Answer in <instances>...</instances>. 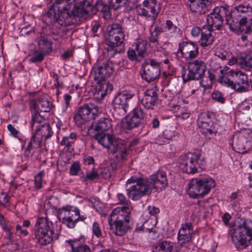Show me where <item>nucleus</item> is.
Returning a JSON list of instances; mask_svg holds the SVG:
<instances>
[{"label":"nucleus","mask_w":252,"mask_h":252,"mask_svg":"<svg viewBox=\"0 0 252 252\" xmlns=\"http://www.w3.org/2000/svg\"><path fill=\"white\" fill-rule=\"evenodd\" d=\"M54 11L50 16L53 20L63 26H66L77 23V18H86L88 15H92L94 12L93 5L85 4V1L77 5H70L68 8Z\"/></svg>","instance_id":"obj_1"},{"label":"nucleus","mask_w":252,"mask_h":252,"mask_svg":"<svg viewBox=\"0 0 252 252\" xmlns=\"http://www.w3.org/2000/svg\"><path fill=\"white\" fill-rule=\"evenodd\" d=\"M220 82L222 86L230 88L236 92L242 93L249 91L248 76L240 70H228L220 78Z\"/></svg>","instance_id":"obj_2"},{"label":"nucleus","mask_w":252,"mask_h":252,"mask_svg":"<svg viewBox=\"0 0 252 252\" xmlns=\"http://www.w3.org/2000/svg\"><path fill=\"white\" fill-rule=\"evenodd\" d=\"M126 188L128 198L137 201L151 192L152 184L147 179L132 176L127 180Z\"/></svg>","instance_id":"obj_3"},{"label":"nucleus","mask_w":252,"mask_h":252,"mask_svg":"<svg viewBox=\"0 0 252 252\" xmlns=\"http://www.w3.org/2000/svg\"><path fill=\"white\" fill-rule=\"evenodd\" d=\"M205 160L198 153H189L182 155L179 159V167L184 173L194 174L202 170L205 166Z\"/></svg>","instance_id":"obj_4"},{"label":"nucleus","mask_w":252,"mask_h":252,"mask_svg":"<svg viewBox=\"0 0 252 252\" xmlns=\"http://www.w3.org/2000/svg\"><path fill=\"white\" fill-rule=\"evenodd\" d=\"M58 218L68 227L73 228L77 222L84 221L87 219V216L85 214L81 215L77 208L65 206L59 209Z\"/></svg>","instance_id":"obj_5"},{"label":"nucleus","mask_w":252,"mask_h":252,"mask_svg":"<svg viewBox=\"0 0 252 252\" xmlns=\"http://www.w3.org/2000/svg\"><path fill=\"white\" fill-rule=\"evenodd\" d=\"M108 37L106 43L110 48L109 49V56L112 57L117 52L114 48L120 45L124 41L126 32L124 29L119 24L114 23L107 28Z\"/></svg>","instance_id":"obj_6"},{"label":"nucleus","mask_w":252,"mask_h":252,"mask_svg":"<svg viewBox=\"0 0 252 252\" xmlns=\"http://www.w3.org/2000/svg\"><path fill=\"white\" fill-rule=\"evenodd\" d=\"M231 239L237 249H244L250 244L252 239V230L246 222L235 225L231 233Z\"/></svg>","instance_id":"obj_7"},{"label":"nucleus","mask_w":252,"mask_h":252,"mask_svg":"<svg viewBox=\"0 0 252 252\" xmlns=\"http://www.w3.org/2000/svg\"><path fill=\"white\" fill-rule=\"evenodd\" d=\"M52 222L46 218H39L36 222L34 235L42 245L50 243L54 237V231L51 228Z\"/></svg>","instance_id":"obj_8"},{"label":"nucleus","mask_w":252,"mask_h":252,"mask_svg":"<svg viewBox=\"0 0 252 252\" xmlns=\"http://www.w3.org/2000/svg\"><path fill=\"white\" fill-rule=\"evenodd\" d=\"M206 70L205 63L201 60H196L189 63L188 70L182 71V76L184 81L199 80L204 75Z\"/></svg>","instance_id":"obj_9"},{"label":"nucleus","mask_w":252,"mask_h":252,"mask_svg":"<svg viewBox=\"0 0 252 252\" xmlns=\"http://www.w3.org/2000/svg\"><path fill=\"white\" fill-rule=\"evenodd\" d=\"M99 112L98 107L93 103H88L80 107L74 117L75 123L81 126L87 122L94 119Z\"/></svg>","instance_id":"obj_10"},{"label":"nucleus","mask_w":252,"mask_h":252,"mask_svg":"<svg viewBox=\"0 0 252 252\" xmlns=\"http://www.w3.org/2000/svg\"><path fill=\"white\" fill-rule=\"evenodd\" d=\"M227 8L220 6L216 7L213 11L208 15L207 18V25L211 31L220 30L222 27L223 17L226 15Z\"/></svg>","instance_id":"obj_11"},{"label":"nucleus","mask_w":252,"mask_h":252,"mask_svg":"<svg viewBox=\"0 0 252 252\" xmlns=\"http://www.w3.org/2000/svg\"><path fill=\"white\" fill-rule=\"evenodd\" d=\"M142 77L146 81L150 82L158 78L160 74V63L154 60L144 62L142 66Z\"/></svg>","instance_id":"obj_12"},{"label":"nucleus","mask_w":252,"mask_h":252,"mask_svg":"<svg viewBox=\"0 0 252 252\" xmlns=\"http://www.w3.org/2000/svg\"><path fill=\"white\" fill-rule=\"evenodd\" d=\"M144 118V114L143 110L140 108H135L122 122V127L124 129H132L142 124Z\"/></svg>","instance_id":"obj_13"},{"label":"nucleus","mask_w":252,"mask_h":252,"mask_svg":"<svg viewBox=\"0 0 252 252\" xmlns=\"http://www.w3.org/2000/svg\"><path fill=\"white\" fill-rule=\"evenodd\" d=\"M114 66L112 61H108L101 65L93 68V75L97 83L106 80L112 74Z\"/></svg>","instance_id":"obj_14"},{"label":"nucleus","mask_w":252,"mask_h":252,"mask_svg":"<svg viewBox=\"0 0 252 252\" xmlns=\"http://www.w3.org/2000/svg\"><path fill=\"white\" fill-rule=\"evenodd\" d=\"M160 6L156 0H146L143 6L137 9L139 14L155 20L159 13Z\"/></svg>","instance_id":"obj_15"},{"label":"nucleus","mask_w":252,"mask_h":252,"mask_svg":"<svg viewBox=\"0 0 252 252\" xmlns=\"http://www.w3.org/2000/svg\"><path fill=\"white\" fill-rule=\"evenodd\" d=\"M128 147L125 140L115 138L109 150L111 153L116 154L118 159L125 160L129 154Z\"/></svg>","instance_id":"obj_16"},{"label":"nucleus","mask_w":252,"mask_h":252,"mask_svg":"<svg viewBox=\"0 0 252 252\" xmlns=\"http://www.w3.org/2000/svg\"><path fill=\"white\" fill-rule=\"evenodd\" d=\"M134 96V94L131 92L125 91L121 92L115 98L114 100L115 107L120 110L122 115L124 116L126 113L128 103Z\"/></svg>","instance_id":"obj_17"},{"label":"nucleus","mask_w":252,"mask_h":252,"mask_svg":"<svg viewBox=\"0 0 252 252\" xmlns=\"http://www.w3.org/2000/svg\"><path fill=\"white\" fill-rule=\"evenodd\" d=\"M224 16L225 17L226 23L231 31L237 32L239 31H243L246 29V32L248 33L250 28H248L247 27V18H242L240 20L234 18L232 17L231 13L227 9L226 15Z\"/></svg>","instance_id":"obj_18"},{"label":"nucleus","mask_w":252,"mask_h":252,"mask_svg":"<svg viewBox=\"0 0 252 252\" xmlns=\"http://www.w3.org/2000/svg\"><path fill=\"white\" fill-rule=\"evenodd\" d=\"M197 123L199 127L202 128V132L207 135L215 134L217 131L213 125L209 114L207 112L201 113L198 117Z\"/></svg>","instance_id":"obj_19"},{"label":"nucleus","mask_w":252,"mask_h":252,"mask_svg":"<svg viewBox=\"0 0 252 252\" xmlns=\"http://www.w3.org/2000/svg\"><path fill=\"white\" fill-rule=\"evenodd\" d=\"M152 187L159 191L165 189L168 185L167 173L163 170H158L150 176Z\"/></svg>","instance_id":"obj_20"},{"label":"nucleus","mask_w":252,"mask_h":252,"mask_svg":"<svg viewBox=\"0 0 252 252\" xmlns=\"http://www.w3.org/2000/svg\"><path fill=\"white\" fill-rule=\"evenodd\" d=\"M84 242V237L81 236L79 238L66 240L65 247L70 252H91L90 247Z\"/></svg>","instance_id":"obj_21"},{"label":"nucleus","mask_w":252,"mask_h":252,"mask_svg":"<svg viewBox=\"0 0 252 252\" xmlns=\"http://www.w3.org/2000/svg\"><path fill=\"white\" fill-rule=\"evenodd\" d=\"M113 218L108 220L110 229L112 233L118 236H123L130 229L129 221L115 219Z\"/></svg>","instance_id":"obj_22"},{"label":"nucleus","mask_w":252,"mask_h":252,"mask_svg":"<svg viewBox=\"0 0 252 252\" xmlns=\"http://www.w3.org/2000/svg\"><path fill=\"white\" fill-rule=\"evenodd\" d=\"M193 232L192 225L190 222L183 224L178 234V244L185 246L191 240Z\"/></svg>","instance_id":"obj_23"},{"label":"nucleus","mask_w":252,"mask_h":252,"mask_svg":"<svg viewBox=\"0 0 252 252\" xmlns=\"http://www.w3.org/2000/svg\"><path fill=\"white\" fill-rule=\"evenodd\" d=\"M114 8L119 7V4L114 1V3L112 2V0H99L94 2L93 6L94 10L100 11L102 13L103 17L105 19H109L111 18L110 6Z\"/></svg>","instance_id":"obj_24"},{"label":"nucleus","mask_w":252,"mask_h":252,"mask_svg":"<svg viewBox=\"0 0 252 252\" xmlns=\"http://www.w3.org/2000/svg\"><path fill=\"white\" fill-rule=\"evenodd\" d=\"M158 94L156 87L147 89L141 99V103L147 109H153L158 103Z\"/></svg>","instance_id":"obj_25"},{"label":"nucleus","mask_w":252,"mask_h":252,"mask_svg":"<svg viewBox=\"0 0 252 252\" xmlns=\"http://www.w3.org/2000/svg\"><path fill=\"white\" fill-rule=\"evenodd\" d=\"M179 50L182 57L187 60L194 59L198 54V48L193 42H182L179 45Z\"/></svg>","instance_id":"obj_26"},{"label":"nucleus","mask_w":252,"mask_h":252,"mask_svg":"<svg viewBox=\"0 0 252 252\" xmlns=\"http://www.w3.org/2000/svg\"><path fill=\"white\" fill-rule=\"evenodd\" d=\"M190 10L198 15L206 14L211 8L208 0H189Z\"/></svg>","instance_id":"obj_27"},{"label":"nucleus","mask_w":252,"mask_h":252,"mask_svg":"<svg viewBox=\"0 0 252 252\" xmlns=\"http://www.w3.org/2000/svg\"><path fill=\"white\" fill-rule=\"evenodd\" d=\"M133 209L132 205L122 206L115 208L110 215V218L116 216L115 219L129 221L131 213Z\"/></svg>","instance_id":"obj_28"},{"label":"nucleus","mask_w":252,"mask_h":252,"mask_svg":"<svg viewBox=\"0 0 252 252\" xmlns=\"http://www.w3.org/2000/svg\"><path fill=\"white\" fill-rule=\"evenodd\" d=\"M52 106V103L46 98H40L30 102L31 109L34 111L48 112L50 111Z\"/></svg>","instance_id":"obj_29"},{"label":"nucleus","mask_w":252,"mask_h":252,"mask_svg":"<svg viewBox=\"0 0 252 252\" xmlns=\"http://www.w3.org/2000/svg\"><path fill=\"white\" fill-rule=\"evenodd\" d=\"M111 120L107 118H102L93 122L89 128V131L102 132L109 130L112 128Z\"/></svg>","instance_id":"obj_30"},{"label":"nucleus","mask_w":252,"mask_h":252,"mask_svg":"<svg viewBox=\"0 0 252 252\" xmlns=\"http://www.w3.org/2000/svg\"><path fill=\"white\" fill-rule=\"evenodd\" d=\"M200 178L192 179L189 183L188 194L192 198L202 197L203 191L200 188Z\"/></svg>","instance_id":"obj_31"},{"label":"nucleus","mask_w":252,"mask_h":252,"mask_svg":"<svg viewBox=\"0 0 252 252\" xmlns=\"http://www.w3.org/2000/svg\"><path fill=\"white\" fill-rule=\"evenodd\" d=\"M76 0H53L48 3V6L51 7L49 14L52 15L54 11L63 10L68 8L70 5H74Z\"/></svg>","instance_id":"obj_32"},{"label":"nucleus","mask_w":252,"mask_h":252,"mask_svg":"<svg viewBox=\"0 0 252 252\" xmlns=\"http://www.w3.org/2000/svg\"><path fill=\"white\" fill-rule=\"evenodd\" d=\"M94 95L97 99L103 98L108 93H110L113 90L112 85L106 81H102L100 83H97Z\"/></svg>","instance_id":"obj_33"},{"label":"nucleus","mask_w":252,"mask_h":252,"mask_svg":"<svg viewBox=\"0 0 252 252\" xmlns=\"http://www.w3.org/2000/svg\"><path fill=\"white\" fill-rule=\"evenodd\" d=\"M214 41V37L212 34L211 30L203 26L201 30V37L200 39V45L203 47H206L211 45Z\"/></svg>","instance_id":"obj_34"},{"label":"nucleus","mask_w":252,"mask_h":252,"mask_svg":"<svg viewBox=\"0 0 252 252\" xmlns=\"http://www.w3.org/2000/svg\"><path fill=\"white\" fill-rule=\"evenodd\" d=\"M95 139L103 147L110 149L113 142V140L115 139V137H114L109 134H105L101 132L95 135Z\"/></svg>","instance_id":"obj_35"},{"label":"nucleus","mask_w":252,"mask_h":252,"mask_svg":"<svg viewBox=\"0 0 252 252\" xmlns=\"http://www.w3.org/2000/svg\"><path fill=\"white\" fill-rule=\"evenodd\" d=\"M235 10L233 12L234 15H237L239 13L246 14L247 16L244 18H247V21H252V7L249 4H241L235 6Z\"/></svg>","instance_id":"obj_36"},{"label":"nucleus","mask_w":252,"mask_h":252,"mask_svg":"<svg viewBox=\"0 0 252 252\" xmlns=\"http://www.w3.org/2000/svg\"><path fill=\"white\" fill-rule=\"evenodd\" d=\"M43 139L36 134L35 132L33 136L32 137L27 148H26L25 155L26 157H29L32 153L33 149H38L40 147L41 141Z\"/></svg>","instance_id":"obj_37"},{"label":"nucleus","mask_w":252,"mask_h":252,"mask_svg":"<svg viewBox=\"0 0 252 252\" xmlns=\"http://www.w3.org/2000/svg\"><path fill=\"white\" fill-rule=\"evenodd\" d=\"M41 139L46 140L50 138L53 132L52 128L48 124H45L38 127L35 132Z\"/></svg>","instance_id":"obj_38"},{"label":"nucleus","mask_w":252,"mask_h":252,"mask_svg":"<svg viewBox=\"0 0 252 252\" xmlns=\"http://www.w3.org/2000/svg\"><path fill=\"white\" fill-rule=\"evenodd\" d=\"M200 188L203 191L202 197L208 194L210 190L215 186L214 181L211 178H200Z\"/></svg>","instance_id":"obj_39"},{"label":"nucleus","mask_w":252,"mask_h":252,"mask_svg":"<svg viewBox=\"0 0 252 252\" xmlns=\"http://www.w3.org/2000/svg\"><path fill=\"white\" fill-rule=\"evenodd\" d=\"M174 135V132L173 131L169 129H165L161 134L158 136L156 140V143L161 145L168 143Z\"/></svg>","instance_id":"obj_40"},{"label":"nucleus","mask_w":252,"mask_h":252,"mask_svg":"<svg viewBox=\"0 0 252 252\" xmlns=\"http://www.w3.org/2000/svg\"><path fill=\"white\" fill-rule=\"evenodd\" d=\"M172 243L168 241H163L159 243L153 250V252H172Z\"/></svg>","instance_id":"obj_41"},{"label":"nucleus","mask_w":252,"mask_h":252,"mask_svg":"<svg viewBox=\"0 0 252 252\" xmlns=\"http://www.w3.org/2000/svg\"><path fill=\"white\" fill-rule=\"evenodd\" d=\"M148 43L146 41L141 40L136 43L135 50L138 56L142 58L146 54Z\"/></svg>","instance_id":"obj_42"},{"label":"nucleus","mask_w":252,"mask_h":252,"mask_svg":"<svg viewBox=\"0 0 252 252\" xmlns=\"http://www.w3.org/2000/svg\"><path fill=\"white\" fill-rule=\"evenodd\" d=\"M39 49L44 52V54H48L51 51L52 44L45 38H42L38 41Z\"/></svg>","instance_id":"obj_43"},{"label":"nucleus","mask_w":252,"mask_h":252,"mask_svg":"<svg viewBox=\"0 0 252 252\" xmlns=\"http://www.w3.org/2000/svg\"><path fill=\"white\" fill-rule=\"evenodd\" d=\"M244 142L245 139L244 137H238L233 141L232 144L233 148L238 153L243 152V151L245 149Z\"/></svg>","instance_id":"obj_44"},{"label":"nucleus","mask_w":252,"mask_h":252,"mask_svg":"<svg viewBox=\"0 0 252 252\" xmlns=\"http://www.w3.org/2000/svg\"><path fill=\"white\" fill-rule=\"evenodd\" d=\"M240 65L241 68L245 70H250L252 69V57L246 56L241 60Z\"/></svg>","instance_id":"obj_45"},{"label":"nucleus","mask_w":252,"mask_h":252,"mask_svg":"<svg viewBox=\"0 0 252 252\" xmlns=\"http://www.w3.org/2000/svg\"><path fill=\"white\" fill-rule=\"evenodd\" d=\"M99 178V174L96 170L94 168L91 172H88L85 176L82 175L81 178L83 181L87 182L88 181H93Z\"/></svg>","instance_id":"obj_46"},{"label":"nucleus","mask_w":252,"mask_h":252,"mask_svg":"<svg viewBox=\"0 0 252 252\" xmlns=\"http://www.w3.org/2000/svg\"><path fill=\"white\" fill-rule=\"evenodd\" d=\"M46 55L44 54V52L39 49L33 53L32 57L31 58L30 60L33 63L40 62Z\"/></svg>","instance_id":"obj_47"},{"label":"nucleus","mask_w":252,"mask_h":252,"mask_svg":"<svg viewBox=\"0 0 252 252\" xmlns=\"http://www.w3.org/2000/svg\"><path fill=\"white\" fill-rule=\"evenodd\" d=\"M45 120L44 117L41 116L39 111H34V114H32V120L31 121V125L32 127L36 126V127H38V125L42 122Z\"/></svg>","instance_id":"obj_48"},{"label":"nucleus","mask_w":252,"mask_h":252,"mask_svg":"<svg viewBox=\"0 0 252 252\" xmlns=\"http://www.w3.org/2000/svg\"><path fill=\"white\" fill-rule=\"evenodd\" d=\"M81 171V166L80 163L78 161H75L71 165L69 170V174L71 175H77Z\"/></svg>","instance_id":"obj_49"},{"label":"nucleus","mask_w":252,"mask_h":252,"mask_svg":"<svg viewBox=\"0 0 252 252\" xmlns=\"http://www.w3.org/2000/svg\"><path fill=\"white\" fill-rule=\"evenodd\" d=\"M44 175V171L39 172L34 177V187L36 189H40L42 188V178Z\"/></svg>","instance_id":"obj_50"},{"label":"nucleus","mask_w":252,"mask_h":252,"mask_svg":"<svg viewBox=\"0 0 252 252\" xmlns=\"http://www.w3.org/2000/svg\"><path fill=\"white\" fill-rule=\"evenodd\" d=\"M117 198L120 204L123 205V206H128L132 205V203L129 200L127 199L126 196L121 193L117 194Z\"/></svg>","instance_id":"obj_51"},{"label":"nucleus","mask_w":252,"mask_h":252,"mask_svg":"<svg viewBox=\"0 0 252 252\" xmlns=\"http://www.w3.org/2000/svg\"><path fill=\"white\" fill-rule=\"evenodd\" d=\"M200 84L205 89H210L212 87L213 82L210 81L207 76H202Z\"/></svg>","instance_id":"obj_52"},{"label":"nucleus","mask_w":252,"mask_h":252,"mask_svg":"<svg viewBox=\"0 0 252 252\" xmlns=\"http://www.w3.org/2000/svg\"><path fill=\"white\" fill-rule=\"evenodd\" d=\"M74 142L73 140H70L67 138V136H64L61 141V145L63 146H65L68 148V150L73 149V147L74 145Z\"/></svg>","instance_id":"obj_53"},{"label":"nucleus","mask_w":252,"mask_h":252,"mask_svg":"<svg viewBox=\"0 0 252 252\" xmlns=\"http://www.w3.org/2000/svg\"><path fill=\"white\" fill-rule=\"evenodd\" d=\"M165 30L166 32H170L171 33H174L176 32L177 28L175 25H173L172 21L167 20L166 22Z\"/></svg>","instance_id":"obj_54"},{"label":"nucleus","mask_w":252,"mask_h":252,"mask_svg":"<svg viewBox=\"0 0 252 252\" xmlns=\"http://www.w3.org/2000/svg\"><path fill=\"white\" fill-rule=\"evenodd\" d=\"M215 55L222 61L226 60L230 57L229 53L226 51L223 52L217 51L215 53Z\"/></svg>","instance_id":"obj_55"},{"label":"nucleus","mask_w":252,"mask_h":252,"mask_svg":"<svg viewBox=\"0 0 252 252\" xmlns=\"http://www.w3.org/2000/svg\"><path fill=\"white\" fill-rule=\"evenodd\" d=\"M93 234L97 237L99 238L102 235V232L98 223L94 222L93 225Z\"/></svg>","instance_id":"obj_56"},{"label":"nucleus","mask_w":252,"mask_h":252,"mask_svg":"<svg viewBox=\"0 0 252 252\" xmlns=\"http://www.w3.org/2000/svg\"><path fill=\"white\" fill-rule=\"evenodd\" d=\"M212 98L220 103H224L225 99L223 98L222 94L219 92H215L212 94Z\"/></svg>","instance_id":"obj_57"},{"label":"nucleus","mask_w":252,"mask_h":252,"mask_svg":"<svg viewBox=\"0 0 252 252\" xmlns=\"http://www.w3.org/2000/svg\"><path fill=\"white\" fill-rule=\"evenodd\" d=\"M9 196L8 195L4 193H1L0 195V205L4 206L8 202Z\"/></svg>","instance_id":"obj_58"},{"label":"nucleus","mask_w":252,"mask_h":252,"mask_svg":"<svg viewBox=\"0 0 252 252\" xmlns=\"http://www.w3.org/2000/svg\"><path fill=\"white\" fill-rule=\"evenodd\" d=\"M137 54L136 52V50L134 51L133 50H129L127 51V55H128V58L132 61L138 60V57H139L138 56V55H137Z\"/></svg>","instance_id":"obj_59"},{"label":"nucleus","mask_w":252,"mask_h":252,"mask_svg":"<svg viewBox=\"0 0 252 252\" xmlns=\"http://www.w3.org/2000/svg\"><path fill=\"white\" fill-rule=\"evenodd\" d=\"M165 33L161 37V41L164 43L168 42L170 38L173 36V33H171L168 32H164Z\"/></svg>","instance_id":"obj_60"},{"label":"nucleus","mask_w":252,"mask_h":252,"mask_svg":"<svg viewBox=\"0 0 252 252\" xmlns=\"http://www.w3.org/2000/svg\"><path fill=\"white\" fill-rule=\"evenodd\" d=\"M158 36L157 33H154V32H152L151 33V36L149 38L150 41L152 43L157 42Z\"/></svg>","instance_id":"obj_61"},{"label":"nucleus","mask_w":252,"mask_h":252,"mask_svg":"<svg viewBox=\"0 0 252 252\" xmlns=\"http://www.w3.org/2000/svg\"><path fill=\"white\" fill-rule=\"evenodd\" d=\"M200 32L201 31L198 27H194L191 30V34L194 37H197Z\"/></svg>","instance_id":"obj_62"},{"label":"nucleus","mask_w":252,"mask_h":252,"mask_svg":"<svg viewBox=\"0 0 252 252\" xmlns=\"http://www.w3.org/2000/svg\"><path fill=\"white\" fill-rule=\"evenodd\" d=\"M151 125L152 127L154 128H158L159 126V121L158 119L157 118H154L151 122Z\"/></svg>","instance_id":"obj_63"},{"label":"nucleus","mask_w":252,"mask_h":252,"mask_svg":"<svg viewBox=\"0 0 252 252\" xmlns=\"http://www.w3.org/2000/svg\"><path fill=\"white\" fill-rule=\"evenodd\" d=\"M231 219V216L230 215L227 213H225L223 216L222 217V221H223V222L225 224H228L230 219Z\"/></svg>","instance_id":"obj_64"}]
</instances>
